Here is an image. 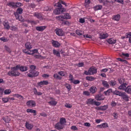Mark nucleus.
Listing matches in <instances>:
<instances>
[{
	"label": "nucleus",
	"mask_w": 131,
	"mask_h": 131,
	"mask_svg": "<svg viewBox=\"0 0 131 131\" xmlns=\"http://www.w3.org/2000/svg\"><path fill=\"white\" fill-rule=\"evenodd\" d=\"M19 66H18L11 67V70L8 72L7 75L11 77L18 76L20 74V73L17 71L19 70Z\"/></svg>",
	"instance_id": "obj_1"
},
{
	"label": "nucleus",
	"mask_w": 131,
	"mask_h": 131,
	"mask_svg": "<svg viewBox=\"0 0 131 131\" xmlns=\"http://www.w3.org/2000/svg\"><path fill=\"white\" fill-rule=\"evenodd\" d=\"M23 11V10L22 8H19L17 9L16 12L14 13L16 19L22 22L24 21V19L22 18L21 16L19 14H22Z\"/></svg>",
	"instance_id": "obj_2"
},
{
	"label": "nucleus",
	"mask_w": 131,
	"mask_h": 131,
	"mask_svg": "<svg viewBox=\"0 0 131 131\" xmlns=\"http://www.w3.org/2000/svg\"><path fill=\"white\" fill-rule=\"evenodd\" d=\"M29 73L27 74L28 77L30 78H33L37 76L39 72L35 70H29Z\"/></svg>",
	"instance_id": "obj_3"
},
{
	"label": "nucleus",
	"mask_w": 131,
	"mask_h": 131,
	"mask_svg": "<svg viewBox=\"0 0 131 131\" xmlns=\"http://www.w3.org/2000/svg\"><path fill=\"white\" fill-rule=\"evenodd\" d=\"M65 10L64 8H58L55 9L54 10L53 12L56 15H58L65 12Z\"/></svg>",
	"instance_id": "obj_4"
},
{
	"label": "nucleus",
	"mask_w": 131,
	"mask_h": 131,
	"mask_svg": "<svg viewBox=\"0 0 131 131\" xmlns=\"http://www.w3.org/2000/svg\"><path fill=\"white\" fill-rule=\"evenodd\" d=\"M56 34L59 36H62L64 35V32L61 29L57 28L55 30Z\"/></svg>",
	"instance_id": "obj_5"
},
{
	"label": "nucleus",
	"mask_w": 131,
	"mask_h": 131,
	"mask_svg": "<svg viewBox=\"0 0 131 131\" xmlns=\"http://www.w3.org/2000/svg\"><path fill=\"white\" fill-rule=\"evenodd\" d=\"M105 98L104 96L101 94L96 95L95 96V98L97 101L103 100Z\"/></svg>",
	"instance_id": "obj_6"
},
{
	"label": "nucleus",
	"mask_w": 131,
	"mask_h": 131,
	"mask_svg": "<svg viewBox=\"0 0 131 131\" xmlns=\"http://www.w3.org/2000/svg\"><path fill=\"white\" fill-rule=\"evenodd\" d=\"M26 104L29 107H34L36 105L35 102L32 100L29 101L27 102L26 103Z\"/></svg>",
	"instance_id": "obj_7"
},
{
	"label": "nucleus",
	"mask_w": 131,
	"mask_h": 131,
	"mask_svg": "<svg viewBox=\"0 0 131 131\" xmlns=\"http://www.w3.org/2000/svg\"><path fill=\"white\" fill-rule=\"evenodd\" d=\"M99 2L101 3H103L105 5H106L108 4V3H112L113 1H108L107 0H99Z\"/></svg>",
	"instance_id": "obj_8"
},
{
	"label": "nucleus",
	"mask_w": 131,
	"mask_h": 131,
	"mask_svg": "<svg viewBox=\"0 0 131 131\" xmlns=\"http://www.w3.org/2000/svg\"><path fill=\"white\" fill-rule=\"evenodd\" d=\"M91 75H93L97 72L96 69L93 67H92L89 69Z\"/></svg>",
	"instance_id": "obj_9"
},
{
	"label": "nucleus",
	"mask_w": 131,
	"mask_h": 131,
	"mask_svg": "<svg viewBox=\"0 0 131 131\" xmlns=\"http://www.w3.org/2000/svg\"><path fill=\"white\" fill-rule=\"evenodd\" d=\"M63 127V125L60 122L57 123L55 125V128L58 130L62 129Z\"/></svg>",
	"instance_id": "obj_10"
},
{
	"label": "nucleus",
	"mask_w": 131,
	"mask_h": 131,
	"mask_svg": "<svg viewBox=\"0 0 131 131\" xmlns=\"http://www.w3.org/2000/svg\"><path fill=\"white\" fill-rule=\"evenodd\" d=\"M121 17L120 15L119 14H117L113 16L112 18V19L114 20L118 21H119Z\"/></svg>",
	"instance_id": "obj_11"
},
{
	"label": "nucleus",
	"mask_w": 131,
	"mask_h": 131,
	"mask_svg": "<svg viewBox=\"0 0 131 131\" xmlns=\"http://www.w3.org/2000/svg\"><path fill=\"white\" fill-rule=\"evenodd\" d=\"M48 83V82L47 81H43L38 82V84L40 87H42L43 85H47Z\"/></svg>",
	"instance_id": "obj_12"
},
{
	"label": "nucleus",
	"mask_w": 131,
	"mask_h": 131,
	"mask_svg": "<svg viewBox=\"0 0 131 131\" xmlns=\"http://www.w3.org/2000/svg\"><path fill=\"white\" fill-rule=\"evenodd\" d=\"M19 66V69L22 72H24L27 71L28 70V68L27 67L24 66H20V65H18Z\"/></svg>",
	"instance_id": "obj_13"
},
{
	"label": "nucleus",
	"mask_w": 131,
	"mask_h": 131,
	"mask_svg": "<svg viewBox=\"0 0 131 131\" xmlns=\"http://www.w3.org/2000/svg\"><path fill=\"white\" fill-rule=\"evenodd\" d=\"M94 99L90 98L88 99L86 103L88 105H94Z\"/></svg>",
	"instance_id": "obj_14"
},
{
	"label": "nucleus",
	"mask_w": 131,
	"mask_h": 131,
	"mask_svg": "<svg viewBox=\"0 0 131 131\" xmlns=\"http://www.w3.org/2000/svg\"><path fill=\"white\" fill-rule=\"evenodd\" d=\"M97 88L95 86H91L89 89L91 92L92 93H94L97 91Z\"/></svg>",
	"instance_id": "obj_15"
},
{
	"label": "nucleus",
	"mask_w": 131,
	"mask_h": 131,
	"mask_svg": "<svg viewBox=\"0 0 131 131\" xmlns=\"http://www.w3.org/2000/svg\"><path fill=\"white\" fill-rule=\"evenodd\" d=\"M46 27V26H40L36 27V29L39 31H42L44 30Z\"/></svg>",
	"instance_id": "obj_16"
},
{
	"label": "nucleus",
	"mask_w": 131,
	"mask_h": 131,
	"mask_svg": "<svg viewBox=\"0 0 131 131\" xmlns=\"http://www.w3.org/2000/svg\"><path fill=\"white\" fill-rule=\"evenodd\" d=\"M121 84L118 87V89L120 90H122L125 91V89L126 88V85H127V84L126 83H125L124 84Z\"/></svg>",
	"instance_id": "obj_17"
},
{
	"label": "nucleus",
	"mask_w": 131,
	"mask_h": 131,
	"mask_svg": "<svg viewBox=\"0 0 131 131\" xmlns=\"http://www.w3.org/2000/svg\"><path fill=\"white\" fill-rule=\"evenodd\" d=\"M52 43L53 46L55 47H58L60 46V44L57 41L52 40Z\"/></svg>",
	"instance_id": "obj_18"
},
{
	"label": "nucleus",
	"mask_w": 131,
	"mask_h": 131,
	"mask_svg": "<svg viewBox=\"0 0 131 131\" xmlns=\"http://www.w3.org/2000/svg\"><path fill=\"white\" fill-rule=\"evenodd\" d=\"M4 28L7 29H9L10 27L9 25V23L7 21H5L3 23Z\"/></svg>",
	"instance_id": "obj_19"
},
{
	"label": "nucleus",
	"mask_w": 131,
	"mask_h": 131,
	"mask_svg": "<svg viewBox=\"0 0 131 131\" xmlns=\"http://www.w3.org/2000/svg\"><path fill=\"white\" fill-rule=\"evenodd\" d=\"M25 126L26 128L29 130L31 129L33 127V125L32 124L27 122L26 123Z\"/></svg>",
	"instance_id": "obj_20"
},
{
	"label": "nucleus",
	"mask_w": 131,
	"mask_h": 131,
	"mask_svg": "<svg viewBox=\"0 0 131 131\" xmlns=\"http://www.w3.org/2000/svg\"><path fill=\"white\" fill-rule=\"evenodd\" d=\"M129 97L128 95L126 94L125 92H124L122 96V99H123L126 101H128L129 100Z\"/></svg>",
	"instance_id": "obj_21"
},
{
	"label": "nucleus",
	"mask_w": 131,
	"mask_h": 131,
	"mask_svg": "<svg viewBox=\"0 0 131 131\" xmlns=\"http://www.w3.org/2000/svg\"><path fill=\"white\" fill-rule=\"evenodd\" d=\"M108 34L106 33L101 34L100 35V38L101 39H105L108 36Z\"/></svg>",
	"instance_id": "obj_22"
},
{
	"label": "nucleus",
	"mask_w": 131,
	"mask_h": 131,
	"mask_svg": "<svg viewBox=\"0 0 131 131\" xmlns=\"http://www.w3.org/2000/svg\"><path fill=\"white\" fill-rule=\"evenodd\" d=\"M107 40L108 42L110 44H114L116 42V40L112 38L109 39H107Z\"/></svg>",
	"instance_id": "obj_23"
},
{
	"label": "nucleus",
	"mask_w": 131,
	"mask_h": 131,
	"mask_svg": "<svg viewBox=\"0 0 131 131\" xmlns=\"http://www.w3.org/2000/svg\"><path fill=\"white\" fill-rule=\"evenodd\" d=\"M25 47L28 50H30L32 48L31 44L29 42H27L25 44Z\"/></svg>",
	"instance_id": "obj_24"
},
{
	"label": "nucleus",
	"mask_w": 131,
	"mask_h": 131,
	"mask_svg": "<svg viewBox=\"0 0 131 131\" xmlns=\"http://www.w3.org/2000/svg\"><path fill=\"white\" fill-rule=\"evenodd\" d=\"M125 92L128 94H131V85H129L126 87Z\"/></svg>",
	"instance_id": "obj_25"
},
{
	"label": "nucleus",
	"mask_w": 131,
	"mask_h": 131,
	"mask_svg": "<svg viewBox=\"0 0 131 131\" xmlns=\"http://www.w3.org/2000/svg\"><path fill=\"white\" fill-rule=\"evenodd\" d=\"M62 17H63L64 19H69L71 18L69 14L67 13L62 15Z\"/></svg>",
	"instance_id": "obj_26"
},
{
	"label": "nucleus",
	"mask_w": 131,
	"mask_h": 131,
	"mask_svg": "<svg viewBox=\"0 0 131 131\" xmlns=\"http://www.w3.org/2000/svg\"><path fill=\"white\" fill-rule=\"evenodd\" d=\"M102 84L106 88H108L109 87V85L108 83L106 81H102Z\"/></svg>",
	"instance_id": "obj_27"
},
{
	"label": "nucleus",
	"mask_w": 131,
	"mask_h": 131,
	"mask_svg": "<svg viewBox=\"0 0 131 131\" xmlns=\"http://www.w3.org/2000/svg\"><path fill=\"white\" fill-rule=\"evenodd\" d=\"M14 96L16 97L19 98V99L21 100H23L24 98L21 95L18 94H15L13 95Z\"/></svg>",
	"instance_id": "obj_28"
},
{
	"label": "nucleus",
	"mask_w": 131,
	"mask_h": 131,
	"mask_svg": "<svg viewBox=\"0 0 131 131\" xmlns=\"http://www.w3.org/2000/svg\"><path fill=\"white\" fill-rule=\"evenodd\" d=\"M107 108V106L104 105L98 107L97 110H106Z\"/></svg>",
	"instance_id": "obj_29"
},
{
	"label": "nucleus",
	"mask_w": 131,
	"mask_h": 131,
	"mask_svg": "<svg viewBox=\"0 0 131 131\" xmlns=\"http://www.w3.org/2000/svg\"><path fill=\"white\" fill-rule=\"evenodd\" d=\"M53 54L56 55V56L59 57L60 56V53L58 51L55 49H53Z\"/></svg>",
	"instance_id": "obj_30"
},
{
	"label": "nucleus",
	"mask_w": 131,
	"mask_h": 131,
	"mask_svg": "<svg viewBox=\"0 0 131 131\" xmlns=\"http://www.w3.org/2000/svg\"><path fill=\"white\" fill-rule=\"evenodd\" d=\"M27 112L28 113H35V114H34V115H36V111L35 110L32 109H28L27 110Z\"/></svg>",
	"instance_id": "obj_31"
},
{
	"label": "nucleus",
	"mask_w": 131,
	"mask_h": 131,
	"mask_svg": "<svg viewBox=\"0 0 131 131\" xmlns=\"http://www.w3.org/2000/svg\"><path fill=\"white\" fill-rule=\"evenodd\" d=\"M112 92V90L111 89H109L107 91L104 92V93L106 95H108L110 94Z\"/></svg>",
	"instance_id": "obj_32"
},
{
	"label": "nucleus",
	"mask_w": 131,
	"mask_h": 131,
	"mask_svg": "<svg viewBox=\"0 0 131 131\" xmlns=\"http://www.w3.org/2000/svg\"><path fill=\"white\" fill-rule=\"evenodd\" d=\"M38 49H36L30 51V53H29V55H31L34 54L35 53H37L38 52Z\"/></svg>",
	"instance_id": "obj_33"
},
{
	"label": "nucleus",
	"mask_w": 131,
	"mask_h": 131,
	"mask_svg": "<svg viewBox=\"0 0 131 131\" xmlns=\"http://www.w3.org/2000/svg\"><path fill=\"white\" fill-rule=\"evenodd\" d=\"M102 8V6L101 5H97L94 7V9L95 10H97L101 9Z\"/></svg>",
	"instance_id": "obj_34"
},
{
	"label": "nucleus",
	"mask_w": 131,
	"mask_h": 131,
	"mask_svg": "<svg viewBox=\"0 0 131 131\" xmlns=\"http://www.w3.org/2000/svg\"><path fill=\"white\" fill-rule=\"evenodd\" d=\"M78 35L81 36L84 33V32L82 30H77L75 32Z\"/></svg>",
	"instance_id": "obj_35"
},
{
	"label": "nucleus",
	"mask_w": 131,
	"mask_h": 131,
	"mask_svg": "<svg viewBox=\"0 0 131 131\" xmlns=\"http://www.w3.org/2000/svg\"><path fill=\"white\" fill-rule=\"evenodd\" d=\"M109 83L110 86H113L116 84V82L115 80H111L109 81Z\"/></svg>",
	"instance_id": "obj_36"
},
{
	"label": "nucleus",
	"mask_w": 131,
	"mask_h": 131,
	"mask_svg": "<svg viewBox=\"0 0 131 131\" xmlns=\"http://www.w3.org/2000/svg\"><path fill=\"white\" fill-rule=\"evenodd\" d=\"M48 103L51 105L55 106L56 105L57 102L55 101L52 100L49 102Z\"/></svg>",
	"instance_id": "obj_37"
},
{
	"label": "nucleus",
	"mask_w": 131,
	"mask_h": 131,
	"mask_svg": "<svg viewBox=\"0 0 131 131\" xmlns=\"http://www.w3.org/2000/svg\"><path fill=\"white\" fill-rule=\"evenodd\" d=\"M7 5L9 6L12 7L13 8L15 7V3L13 2H10L7 4Z\"/></svg>",
	"instance_id": "obj_38"
},
{
	"label": "nucleus",
	"mask_w": 131,
	"mask_h": 131,
	"mask_svg": "<svg viewBox=\"0 0 131 131\" xmlns=\"http://www.w3.org/2000/svg\"><path fill=\"white\" fill-rule=\"evenodd\" d=\"M64 86L69 91H70L71 90V88L70 84L67 83H66L64 84Z\"/></svg>",
	"instance_id": "obj_39"
},
{
	"label": "nucleus",
	"mask_w": 131,
	"mask_h": 131,
	"mask_svg": "<svg viewBox=\"0 0 131 131\" xmlns=\"http://www.w3.org/2000/svg\"><path fill=\"white\" fill-rule=\"evenodd\" d=\"M34 16L38 18H42V16L40 13H34Z\"/></svg>",
	"instance_id": "obj_40"
},
{
	"label": "nucleus",
	"mask_w": 131,
	"mask_h": 131,
	"mask_svg": "<svg viewBox=\"0 0 131 131\" xmlns=\"http://www.w3.org/2000/svg\"><path fill=\"white\" fill-rule=\"evenodd\" d=\"M118 81L119 83L121 84H124L125 83V79L124 78H122L118 80Z\"/></svg>",
	"instance_id": "obj_41"
},
{
	"label": "nucleus",
	"mask_w": 131,
	"mask_h": 131,
	"mask_svg": "<svg viewBox=\"0 0 131 131\" xmlns=\"http://www.w3.org/2000/svg\"><path fill=\"white\" fill-rule=\"evenodd\" d=\"M86 79L88 80V81H92L94 80L95 79V78L94 77H86Z\"/></svg>",
	"instance_id": "obj_42"
},
{
	"label": "nucleus",
	"mask_w": 131,
	"mask_h": 131,
	"mask_svg": "<svg viewBox=\"0 0 131 131\" xmlns=\"http://www.w3.org/2000/svg\"><path fill=\"white\" fill-rule=\"evenodd\" d=\"M63 125L66 123V119L64 118H62L60 119V121L59 122Z\"/></svg>",
	"instance_id": "obj_43"
},
{
	"label": "nucleus",
	"mask_w": 131,
	"mask_h": 131,
	"mask_svg": "<svg viewBox=\"0 0 131 131\" xmlns=\"http://www.w3.org/2000/svg\"><path fill=\"white\" fill-rule=\"evenodd\" d=\"M56 18L57 20L60 21H63V18L62 17V15H61L60 16L56 17Z\"/></svg>",
	"instance_id": "obj_44"
},
{
	"label": "nucleus",
	"mask_w": 131,
	"mask_h": 131,
	"mask_svg": "<svg viewBox=\"0 0 131 131\" xmlns=\"http://www.w3.org/2000/svg\"><path fill=\"white\" fill-rule=\"evenodd\" d=\"M53 77L57 79L60 80L61 79V77L57 73L53 75Z\"/></svg>",
	"instance_id": "obj_45"
},
{
	"label": "nucleus",
	"mask_w": 131,
	"mask_h": 131,
	"mask_svg": "<svg viewBox=\"0 0 131 131\" xmlns=\"http://www.w3.org/2000/svg\"><path fill=\"white\" fill-rule=\"evenodd\" d=\"M64 106L66 107L70 108L72 107V105L71 104L69 103H66L64 104Z\"/></svg>",
	"instance_id": "obj_46"
},
{
	"label": "nucleus",
	"mask_w": 131,
	"mask_h": 131,
	"mask_svg": "<svg viewBox=\"0 0 131 131\" xmlns=\"http://www.w3.org/2000/svg\"><path fill=\"white\" fill-rule=\"evenodd\" d=\"M71 130H77L78 129V128L75 125H73L70 128Z\"/></svg>",
	"instance_id": "obj_47"
},
{
	"label": "nucleus",
	"mask_w": 131,
	"mask_h": 131,
	"mask_svg": "<svg viewBox=\"0 0 131 131\" xmlns=\"http://www.w3.org/2000/svg\"><path fill=\"white\" fill-rule=\"evenodd\" d=\"M54 6H57L60 8H62V6L61 5V3L60 2V1L59 2H58Z\"/></svg>",
	"instance_id": "obj_48"
},
{
	"label": "nucleus",
	"mask_w": 131,
	"mask_h": 131,
	"mask_svg": "<svg viewBox=\"0 0 131 131\" xmlns=\"http://www.w3.org/2000/svg\"><path fill=\"white\" fill-rule=\"evenodd\" d=\"M11 92V91L10 89H6L5 90L4 93L5 94H9Z\"/></svg>",
	"instance_id": "obj_49"
},
{
	"label": "nucleus",
	"mask_w": 131,
	"mask_h": 131,
	"mask_svg": "<svg viewBox=\"0 0 131 131\" xmlns=\"http://www.w3.org/2000/svg\"><path fill=\"white\" fill-rule=\"evenodd\" d=\"M9 99V98L7 97L4 98L2 99V100L4 103H6L8 101Z\"/></svg>",
	"instance_id": "obj_50"
},
{
	"label": "nucleus",
	"mask_w": 131,
	"mask_h": 131,
	"mask_svg": "<svg viewBox=\"0 0 131 131\" xmlns=\"http://www.w3.org/2000/svg\"><path fill=\"white\" fill-rule=\"evenodd\" d=\"M71 82L74 84H78L80 82L78 80H73L72 81H71Z\"/></svg>",
	"instance_id": "obj_51"
},
{
	"label": "nucleus",
	"mask_w": 131,
	"mask_h": 131,
	"mask_svg": "<svg viewBox=\"0 0 131 131\" xmlns=\"http://www.w3.org/2000/svg\"><path fill=\"white\" fill-rule=\"evenodd\" d=\"M29 68L30 69V70H35V69L36 68V67L34 65H31L29 66Z\"/></svg>",
	"instance_id": "obj_52"
},
{
	"label": "nucleus",
	"mask_w": 131,
	"mask_h": 131,
	"mask_svg": "<svg viewBox=\"0 0 131 131\" xmlns=\"http://www.w3.org/2000/svg\"><path fill=\"white\" fill-rule=\"evenodd\" d=\"M102 128H106L108 127V125L106 123H105L102 124Z\"/></svg>",
	"instance_id": "obj_53"
},
{
	"label": "nucleus",
	"mask_w": 131,
	"mask_h": 131,
	"mask_svg": "<svg viewBox=\"0 0 131 131\" xmlns=\"http://www.w3.org/2000/svg\"><path fill=\"white\" fill-rule=\"evenodd\" d=\"M83 94L85 95L89 96L90 95V94L88 91H85L83 92Z\"/></svg>",
	"instance_id": "obj_54"
},
{
	"label": "nucleus",
	"mask_w": 131,
	"mask_h": 131,
	"mask_svg": "<svg viewBox=\"0 0 131 131\" xmlns=\"http://www.w3.org/2000/svg\"><path fill=\"white\" fill-rule=\"evenodd\" d=\"M23 51L24 53L29 55V53H30V51H28L27 50V49H23Z\"/></svg>",
	"instance_id": "obj_55"
},
{
	"label": "nucleus",
	"mask_w": 131,
	"mask_h": 131,
	"mask_svg": "<svg viewBox=\"0 0 131 131\" xmlns=\"http://www.w3.org/2000/svg\"><path fill=\"white\" fill-rule=\"evenodd\" d=\"M22 5L21 3L17 2L15 3V7H19Z\"/></svg>",
	"instance_id": "obj_56"
},
{
	"label": "nucleus",
	"mask_w": 131,
	"mask_h": 131,
	"mask_svg": "<svg viewBox=\"0 0 131 131\" xmlns=\"http://www.w3.org/2000/svg\"><path fill=\"white\" fill-rule=\"evenodd\" d=\"M58 74L62 76H64L65 75L64 72L63 71H61L59 72Z\"/></svg>",
	"instance_id": "obj_57"
},
{
	"label": "nucleus",
	"mask_w": 131,
	"mask_h": 131,
	"mask_svg": "<svg viewBox=\"0 0 131 131\" xmlns=\"http://www.w3.org/2000/svg\"><path fill=\"white\" fill-rule=\"evenodd\" d=\"M4 120L5 122L6 123H8L10 121V119L9 118L7 117L6 118H4Z\"/></svg>",
	"instance_id": "obj_58"
},
{
	"label": "nucleus",
	"mask_w": 131,
	"mask_h": 131,
	"mask_svg": "<svg viewBox=\"0 0 131 131\" xmlns=\"http://www.w3.org/2000/svg\"><path fill=\"white\" fill-rule=\"evenodd\" d=\"M113 116L115 119H117L118 117V114L117 113L114 112L113 113Z\"/></svg>",
	"instance_id": "obj_59"
},
{
	"label": "nucleus",
	"mask_w": 131,
	"mask_h": 131,
	"mask_svg": "<svg viewBox=\"0 0 131 131\" xmlns=\"http://www.w3.org/2000/svg\"><path fill=\"white\" fill-rule=\"evenodd\" d=\"M101 104V103L98 102L94 101V105L97 106H98Z\"/></svg>",
	"instance_id": "obj_60"
},
{
	"label": "nucleus",
	"mask_w": 131,
	"mask_h": 131,
	"mask_svg": "<svg viewBox=\"0 0 131 131\" xmlns=\"http://www.w3.org/2000/svg\"><path fill=\"white\" fill-rule=\"evenodd\" d=\"M125 92H121L120 91H119L118 93L117 94V95H118L119 96H121L122 97L123 95L124 94Z\"/></svg>",
	"instance_id": "obj_61"
},
{
	"label": "nucleus",
	"mask_w": 131,
	"mask_h": 131,
	"mask_svg": "<svg viewBox=\"0 0 131 131\" xmlns=\"http://www.w3.org/2000/svg\"><path fill=\"white\" fill-rule=\"evenodd\" d=\"M10 29L13 31H15L17 30V28L15 26H12L10 27Z\"/></svg>",
	"instance_id": "obj_62"
},
{
	"label": "nucleus",
	"mask_w": 131,
	"mask_h": 131,
	"mask_svg": "<svg viewBox=\"0 0 131 131\" xmlns=\"http://www.w3.org/2000/svg\"><path fill=\"white\" fill-rule=\"evenodd\" d=\"M114 1L118 3H120L122 4L124 3V1L123 0H114Z\"/></svg>",
	"instance_id": "obj_63"
},
{
	"label": "nucleus",
	"mask_w": 131,
	"mask_h": 131,
	"mask_svg": "<svg viewBox=\"0 0 131 131\" xmlns=\"http://www.w3.org/2000/svg\"><path fill=\"white\" fill-rule=\"evenodd\" d=\"M69 80L72 81L73 80V78L72 75L71 74H70L69 76Z\"/></svg>",
	"instance_id": "obj_64"
}]
</instances>
